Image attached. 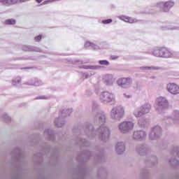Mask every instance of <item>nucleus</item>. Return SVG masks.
<instances>
[{
	"instance_id": "f257e3e1",
	"label": "nucleus",
	"mask_w": 179,
	"mask_h": 179,
	"mask_svg": "<svg viewBox=\"0 0 179 179\" xmlns=\"http://www.w3.org/2000/svg\"><path fill=\"white\" fill-rule=\"evenodd\" d=\"M155 57H159L162 58H170L171 57V52H170L166 48H159L155 49L152 52Z\"/></svg>"
},
{
	"instance_id": "f03ea898",
	"label": "nucleus",
	"mask_w": 179,
	"mask_h": 179,
	"mask_svg": "<svg viewBox=\"0 0 179 179\" xmlns=\"http://www.w3.org/2000/svg\"><path fill=\"white\" fill-rule=\"evenodd\" d=\"M119 128L121 132L125 134V132H128V131L134 128V124L131 122H124L120 124Z\"/></svg>"
},
{
	"instance_id": "7ed1b4c3",
	"label": "nucleus",
	"mask_w": 179,
	"mask_h": 179,
	"mask_svg": "<svg viewBox=\"0 0 179 179\" xmlns=\"http://www.w3.org/2000/svg\"><path fill=\"white\" fill-rule=\"evenodd\" d=\"M150 110V105H149V104L144 105L141 109L142 112L136 110L134 113V115L137 117H142V115H143V114H146V113H149Z\"/></svg>"
},
{
	"instance_id": "20e7f679",
	"label": "nucleus",
	"mask_w": 179,
	"mask_h": 179,
	"mask_svg": "<svg viewBox=\"0 0 179 179\" xmlns=\"http://www.w3.org/2000/svg\"><path fill=\"white\" fill-rule=\"evenodd\" d=\"M167 90L172 94H178L179 86L175 83H170L167 85Z\"/></svg>"
},
{
	"instance_id": "39448f33",
	"label": "nucleus",
	"mask_w": 179,
	"mask_h": 179,
	"mask_svg": "<svg viewBox=\"0 0 179 179\" xmlns=\"http://www.w3.org/2000/svg\"><path fill=\"white\" fill-rule=\"evenodd\" d=\"M157 6L158 7H160V6H164V12H166L167 10H166V9H171V8H173V6H174V2L171 1H166V2H161V3H159L157 4Z\"/></svg>"
},
{
	"instance_id": "423d86ee",
	"label": "nucleus",
	"mask_w": 179,
	"mask_h": 179,
	"mask_svg": "<svg viewBox=\"0 0 179 179\" xmlns=\"http://www.w3.org/2000/svg\"><path fill=\"white\" fill-rule=\"evenodd\" d=\"M124 114V108H114L111 111V115H117L121 117Z\"/></svg>"
},
{
	"instance_id": "0eeeda50",
	"label": "nucleus",
	"mask_w": 179,
	"mask_h": 179,
	"mask_svg": "<svg viewBox=\"0 0 179 179\" xmlns=\"http://www.w3.org/2000/svg\"><path fill=\"white\" fill-rule=\"evenodd\" d=\"M100 99L103 101H111V99H113V94H110L109 92H103L100 96Z\"/></svg>"
},
{
	"instance_id": "6e6552de",
	"label": "nucleus",
	"mask_w": 179,
	"mask_h": 179,
	"mask_svg": "<svg viewBox=\"0 0 179 179\" xmlns=\"http://www.w3.org/2000/svg\"><path fill=\"white\" fill-rule=\"evenodd\" d=\"M145 136H146V134H145V131H135L134 133L133 138L134 139L139 140V139H143Z\"/></svg>"
},
{
	"instance_id": "1a4fd4ad",
	"label": "nucleus",
	"mask_w": 179,
	"mask_h": 179,
	"mask_svg": "<svg viewBox=\"0 0 179 179\" xmlns=\"http://www.w3.org/2000/svg\"><path fill=\"white\" fill-rule=\"evenodd\" d=\"M131 82H132L131 78H123L117 80V85H119V86H124V85H128L129 83H131Z\"/></svg>"
},
{
	"instance_id": "9d476101",
	"label": "nucleus",
	"mask_w": 179,
	"mask_h": 179,
	"mask_svg": "<svg viewBox=\"0 0 179 179\" xmlns=\"http://www.w3.org/2000/svg\"><path fill=\"white\" fill-rule=\"evenodd\" d=\"M0 2L6 6H9V5H15L16 0H0Z\"/></svg>"
},
{
	"instance_id": "9b49d317",
	"label": "nucleus",
	"mask_w": 179,
	"mask_h": 179,
	"mask_svg": "<svg viewBox=\"0 0 179 179\" xmlns=\"http://www.w3.org/2000/svg\"><path fill=\"white\" fill-rule=\"evenodd\" d=\"M116 150H117L118 153L120 154L121 152H124V150H125V145H124L122 143H118L116 145Z\"/></svg>"
},
{
	"instance_id": "f8f14e48",
	"label": "nucleus",
	"mask_w": 179,
	"mask_h": 179,
	"mask_svg": "<svg viewBox=\"0 0 179 179\" xmlns=\"http://www.w3.org/2000/svg\"><path fill=\"white\" fill-rule=\"evenodd\" d=\"M122 20L124 22H126L127 23H135V20L130 17H127V16H122L121 17Z\"/></svg>"
},
{
	"instance_id": "ddd939ff",
	"label": "nucleus",
	"mask_w": 179,
	"mask_h": 179,
	"mask_svg": "<svg viewBox=\"0 0 179 179\" xmlns=\"http://www.w3.org/2000/svg\"><path fill=\"white\" fill-rule=\"evenodd\" d=\"M158 104L159 106H167L168 102L167 100H166L164 98H159L158 99Z\"/></svg>"
},
{
	"instance_id": "4468645a",
	"label": "nucleus",
	"mask_w": 179,
	"mask_h": 179,
	"mask_svg": "<svg viewBox=\"0 0 179 179\" xmlns=\"http://www.w3.org/2000/svg\"><path fill=\"white\" fill-rule=\"evenodd\" d=\"M5 24H16V20L13 19H8L5 21Z\"/></svg>"
},
{
	"instance_id": "2eb2a0df",
	"label": "nucleus",
	"mask_w": 179,
	"mask_h": 179,
	"mask_svg": "<svg viewBox=\"0 0 179 179\" xmlns=\"http://www.w3.org/2000/svg\"><path fill=\"white\" fill-rule=\"evenodd\" d=\"M99 64L100 65H106V66L110 65V62H108V61H107V60H100L99 62Z\"/></svg>"
},
{
	"instance_id": "dca6fc26",
	"label": "nucleus",
	"mask_w": 179,
	"mask_h": 179,
	"mask_svg": "<svg viewBox=\"0 0 179 179\" xmlns=\"http://www.w3.org/2000/svg\"><path fill=\"white\" fill-rule=\"evenodd\" d=\"M112 22H113V20H111V19L102 20L103 24H109V23H111Z\"/></svg>"
},
{
	"instance_id": "f3484780",
	"label": "nucleus",
	"mask_w": 179,
	"mask_h": 179,
	"mask_svg": "<svg viewBox=\"0 0 179 179\" xmlns=\"http://www.w3.org/2000/svg\"><path fill=\"white\" fill-rule=\"evenodd\" d=\"M29 0H15V3H22V2H27Z\"/></svg>"
},
{
	"instance_id": "a211bd4d",
	"label": "nucleus",
	"mask_w": 179,
	"mask_h": 179,
	"mask_svg": "<svg viewBox=\"0 0 179 179\" xmlns=\"http://www.w3.org/2000/svg\"><path fill=\"white\" fill-rule=\"evenodd\" d=\"M41 40V36H37L35 37V41H40Z\"/></svg>"
},
{
	"instance_id": "6ab92c4d",
	"label": "nucleus",
	"mask_w": 179,
	"mask_h": 179,
	"mask_svg": "<svg viewBox=\"0 0 179 179\" xmlns=\"http://www.w3.org/2000/svg\"><path fill=\"white\" fill-rule=\"evenodd\" d=\"M110 59L112 60L118 59V56L112 55L110 56Z\"/></svg>"
},
{
	"instance_id": "aec40b11",
	"label": "nucleus",
	"mask_w": 179,
	"mask_h": 179,
	"mask_svg": "<svg viewBox=\"0 0 179 179\" xmlns=\"http://www.w3.org/2000/svg\"><path fill=\"white\" fill-rule=\"evenodd\" d=\"M50 2H51V1H50V0L45 1L43 3V5H47V3H50Z\"/></svg>"
},
{
	"instance_id": "412c9836",
	"label": "nucleus",
	"mask_w": 179,
	"mask_h": 179,
	"mask_svg": "<svg viewBox=\"0 0 179 179\" xmlns=\"http://www.w3.org/2000/svg\"><path fill=\"white\" fill-rule=\"evenodd\" d=\"M101 120H102V122H106V117L103 116Z\"/></svg>"
},
{
	"instance_id": "4be33fe9",
	"label": "nucleus",
	"mask_w": 179,
	"mask_h": 179,
	"mask_svg": "<svg viewBox=\"0 0 179 179\" xmlns=\"http://www.w3.org/2000/svg\"><path fill=\"white\" fill-rule=\"evenodd\" d=\"M38 3H41L43 0H36Z\"/></svg>"
},
{
	"instance_id": "5701e85b",
	"label": "nucleus",
	"mask_w": 179,
	"mask_h": 179,
	"mask_svg": "<svg viewBox=\"0 0 179 179\" xmlns=\"http://www.w3.org/2000/svg\"><path fill=\"white\" fill-rule=\"evenodd\" d=\"M155 129H159V130L160 131V127H155Z\"/></svg>"
},
{
	"instance_id": "b1692460",
	"label": "nucleus",
	"mask_w": 179,
	"mask_h": 179,
	"mask_svg": "<svg viewBox=\"0 0 179 179\" xmlns=\"http://www.w3.org/2000/svg\"><path fill=\"white\" fill-rule=\"evenodd\" d=\"M106 131H108V129L106 128Z\"/></svg>"
}]
</instances>
